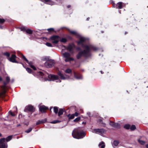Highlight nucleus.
<instances>
[{"label":"nucleus","mask_w":148,"mask_h":148,"mask_svg":"<svg viewBox=\"0 0 148 148\" xmlns=\"http://www.w3.org/2000/svg\"><path fill=\"white\" fill-rule=\"evenodd\" d=\"M58 75L60 79L62 80L67 79L69 78V76L66 74H64L60 72L58 73Z\"/></svg>","instance_id":"nucleus-13"},{"label":"nucleus","mask_w":148,"mask_h":148,"mask_svg":"<svg viewBox=\"0 0 148 148\" xmlns=\"http://www.w3.org/2000/svg\"><path fill=\"white\" fill-rule=\"evenodd\" d=\"M19 125H18V126H19Z\"/></svg>","instance_id":"nucleus-57"},{"label":"nucleus","mask_w":148,"mask_h":148,"mask_svg":"<svg viewBox=\"0 0 148 148\" xmlns=\"http://www.w3.org/2000/svg\"><path fill=\"white\" fill-rule=\"evenodd\" d=\"M83 123H85L83 122Z\"/></svg>","instance_id":"nucleus-56"},{"label":"nucleus","mask_w":148,"mask_h":148,"mask_svg":"<svg viewBox=\"0 0 148 148\" xmlns=\"http://www.w3.org/2000/svg\"><path fill=\"white\" fill-rule=\"evenodd\" d=\"M3 82V81L2 79V78L0 76V82Z\"/></svg>","instance_id":"nucleus-45"},{"label":"nucleus","mask_w":148,"mask_h":148,"mask_svg":"<svg viewBox=\"0 0 148 148\" xmlns=\"http://www.w3.org/2000/svg\"><path fill=\"white\" fill-rule=\"evenodd\" d=\"M32 128H29L28 129L25 131V132L27 133H29L32 130Z\"/></svg>","instance_id":"nucleus-34"},{"label":"nucleus","mask_w":148,"mask_h":148,"mask_svg":"<svg viewBox=\"0 0 148 148\" xmlns=\"http://www.w3.org/2000/svg\"><path fill=\"white\" fill-rule=\"evenodd\" d=\"M77 50H80V48H77Z\"/></svg>","instance_id":"nucleus-48"},{"label":"nucleus","mask_w":148,"mask_h":148,"mask_svg":"<svg viewBox=\"0 0 148 148\" xmlns=\"http://www.w3.org/2000/svg\"><path fill=\"white\" fill-rule=\"evenodd\" d=\"M138 142L141 145H144L145 144V142L143 140H141L139 139L138 140Z\"/></svg>","instance_id":"nucleus-36"},{"label":"nucleus","mask_w":148,"mask_h":148,"mask_svg":"<svg viewBox=\"0 0 148 148\" xmlns=\"http://www.w3.org/2000/svg\"><path fill=\"white\" fill-rule=\"evenodd\" d=\"M1 136V134L0 133V137Z\"/></svg>","instance_id":"nucleus-51"},{"label":"nucleus","mask_w":148,"mask_h":148,"mask_svg":"<svg viewBox=\"0 0 148 148\" xmlns=\"http://www.w3.org/2000/svg\"><path fill=\"white\" fill-rule=\"evenodd\" d=\"M12 136H8L6 138H5V142H7L10 141L12 138Z\"/></svg>","instance_id":"nucleus-24"},{"label":"nucleus","mask_w":148,"mask_h":148,"mask_svg":"<svg viewBox=\"0 0 148 148\" xmlns=\"http://www.w3.org/2000/svg\"><path fill=\"white\" fill-rule=\"evenodd\" d=\"M54 112L56 114L58 113V108L57 107H54Z\"/></svg>","instance_id":"nucleus-32"},{"label":"nucleus","mask_w":148,"mask_h":148,"mask_svg":"<svg viewBox=\"0 0 148 148\" xmlns=\"http://www.w3.org/2000/svg\"><path fill=\"white\" fill-rule=\"evenodd\" d=\"M34 108L32 106L29 105L26 106L24 110L25 112H27V111H29L31 112H33L34 110Z\"/></svg>","instance_id":"nucleus-15"},{"label":"nucleus","mask_w":148,"mask_h":148,"mask_svg":"<svg viewBox=\"0 0 148 148\" xmlns=\"http://www.w3.org/2000/svg\"><path fill=\"white\" fill-rule=\"evenodd\" d=\"M83 123H85L83 122Z\"/></svg>","instance_id":"nucleus-54"},{"label":"nucleus","mask_w":148,"mask_h":148,"mask_svg":"<svg viewBox=\"0 0 148 148\" xmlns=\"http://www.w3.org/2000/svg\"><path fill=\"white\" fill-rule=\"evenodd\" d=\"M72 135L73 138L78 139L83 138L85 136L86 134L82 131L80 127H78L74 130Z\"/></svg>","instance_id":"nucleus-2"},{"label":"nucleus","mask_w":148,"mask_h":148,"mask_svg":"<svg viewBox=\"0 0 148 148\" xmlns=\"http://www.w3.org/2000/svg\"><path fill=\"white\" fill-rule=\"evenodd\" d=\"M110 124L113 127L119 128L120 127V125L118 123H114L112 122H110Z\"/></svg>","instance_id":"nucleus-19"},{"label":"nucleus","mask_w":148,"mask_h":148,"mask_svg":"<svg viewBox=\"0 0 148 148\" xmlns=\"http://www.w3.org/2000/svg\"><path fill=\"white\" fill-rule=\"evenodd\" d=\"M83 123H85L83 122Z\"/></svg>","instance_id":"nucleus-55"},{"label":"nucleus","mask_w":148,"mask_h":148,"mask_svg":"<svg viewBox=\"0 0 148 148\" xmlns=\"http://www.w3.org/2000/svg\"><path fill=\"white\" fill-rule=\"evenodd\" d=\"M124 3H123L122 2H119L117 3L116 4H114L113 5V6L114 7L116 8H117L121 9Z\"/></svg>","instance_id":"nucleus-14"},{"label":"nucleus","mask_w":148,"mask_h":148,"mask_svg":"<svg viewBox=\"0 0 148 148\" xmlns=\"http://www.w3.org/2000/svg\"><path fill=\"white\" fill-rule=\"evenodd\" d=\"M85 43H83L82 45H81L84 49L83 51L79 52L77 56V58L78 59L80 58L82 56L85 57L89 56L90 55V52L93 50L95 51L97 50V48L91 45H84Z\"/></svg>","instance_id":"nucleus-1"},{"label":"nucleus","mask_w":148,"mask_h":148,"mask_svg":"<svg viewBox=\"0 0 148 148\" xmlns=\"http://www.w3.org/2000/svg\"><path fill=\"white\" fill-rule=\"evenodd\" d=\"M6 81L3 82V85L1 86V88L2 89V95H4L5 93V86L6 85L8 84L9 82L10 79L9 77H7L6 78Z\"/></svg>","instance_id":"nucleus-8"},{"label":"nucleus","mask_w":148,"mask_h":148,"mask_svg":"<svg viewBox=\"0 0 148 148\" xmlns=\"http://www.w3.org/2000/svg\"><path fill=\"white\" fill-rule=\"evenodd\" d=\"M22 56V57L23 59H24L30 65V66L34 70H36V69L35 66L34 65H32V63L31 62H29L28 60L22 54H21Z\"/></svg>","instance_id":"nucleus-17"},{"label":"nucleus","mask_w":148,"mask_h":148,"mask_svg":"<svg viewBox=\"0 0 148 148\" xmlns=\"http://www.w3.org/2000/svg\"><path fill=\"white\" fill-rule=\"evenodd\" d=\"M64 47L66 50L70 52V53L71 54L73 53L74 49L75 48V46L74 45H69L66 47L65 46H64Z\"/></svg>","instance_id":"nucleus-10"},{"label":"nucleus","mask_w":148,"mask_h":148,"mask_svg":"<svg viewBox=\"0 0 148 148\" xmlns=\"http://www.w3.org/2000/svg\"><path fill=\"white\" fill-rule=\"evenodd\" d=\"M119 143L118 141L116 140L114 141L112 143V145L115 148L118 145Z\"/></svg>","instance_id":"nucleus-22"},{"label":"nucleus","mask_w":148,"mask_h":148,"mask_svg":"<svg viewBox=\"0 0 148 148\" xmlns=\"http://www.w3.org/2000/svg\"><path fill=\"white\" fill-rule=\"evenodd\" d=\"M130 125L129 124H126L124 126V128L127 129H130Z\"/></svg>","instance_id":"nucleus-29"},{"label":"nucleus","mask_w":148,"mask_h":148,"mask_svg":"<svg viewBox=\"0 0 148 148\" xmlns=\"http://www.w3.org/2000/svg\"><path fill=\"white\" fill-rule=\"evenodd\" d=\"M62 55L66 62H70L74 60V58L71 57V54L68 52L62 53Z\"/></svg>","instance_id":"nucleus-4"},{"label":"nucleus","mask_w":148,"mask_h":148,"mask_svg":"<svg viewBox=\"0 0 148 148\" xmlns=\"http://www.w3.org/2000/svg\"><path fill=\"white\" fill-rule=\"evenodd\" d=\"M26 70L29 73H31L32 72V70L30 68H27L26 69Z\"/></svg>","instance_id":"nucleus-38"},{"label":"nucleus","mask_w":148,"mask_h":148,"mask_svg":"<svg viewBox=\"0 0 148 148\" xmlns=\"http://www.w3.org/2000/svg\"><path fill=\"white\" fill-rule=\"evenodd\" d=\"M61 121H60L58 120H56L50 122L51 123L55 124L61 122Z\"/></svg>","instance_id":"nucleus-30"},{"label":"nucleus","mask_w":148,"mask_h":148,"mask_svg":"<svg viewBox=\"0 0 148 148\" xmlns=\"http://www.w3.org/2000/svg\"><path fill=\"white\" fill-rule=\"evenodd\" d=\"M46 45L49 47H52V44L49 42H47L46 44Z\"/></svg>","instance_id":"nucleus-40"},{"label":"nucleus","mask_w":148,"mask_h":148,"mask_svg":"<svg viewBox=\"0 0 148 148\" xmlns=\"http://www.w3.org/2000/svg\"><path fill=\"white\" fill-rule=\"evenodd\" d=\"M5 21V20L3 19H1L0 18V23H3Z\"/></svg>","instance_id":"nucleus-43"},{"label":"nucleus","mask_w":148,"mask_h":148,"mask_svg":"<svg viewBox=\"0 0 148 148\" xmlns=\"http://www.w3.org/2000/svg\"><path fill=\"white\" fill-rule=\"evenodd\" d=\"M136 129V126L134 125H132L131 126H130V129L132 130H135Z\"/></svg>","instance_id":"nucleus-31"},{"label":"nucleus","mask_w":148,"mask_h":148,"mask_svg":"<svg viewBox=\"0 0 148 148\" xmlns=\"http://www.w3.org/2000/svg\"><path fill=\"white\" fill-rule=\"evenodd\" d=\"M8 145L5 142V138H2L0 139V148H7Z\"/></svg>","instance_id":"nucleus-9"},{"label":"nucleus","mask_w":148,"mask_h":148,"mask_svg":"<svg viewBox=\"0 0 148 148\" xmlns=\"http://www.w3.org/2000/svg\"><path fill=\"white\" fill-rule=\"evenodd\" d=\"M74 76L77 79H80L82 78V76L79 74H77L74 73Z\"/></svg>","instance_id":"nucleus-21"},{"label":"nucleus","mask_w":148,"mask_h":148,"mask_svg":"<svg viewBox=\"0 0 148 148\" xmlns=\"http://www.w3.org/2000/svg\"><path fill=\"white\" fill-rule=\"evenodd\" d=\"M80 119V117H78L77 118L73 120V121L74 122H77Z\"/></svg>","instance_id":"nucleus-37"},{"label":"nucleus","mask_w":148,"mask_h":148,"mask_svg":"<svg viewBox=\"0 0 148 148\" xmlns=\"http://www.w3.org/2000/svg\"><path fill=\"white\" fill-rule=\"evenodd\" d=\"M64 110L63 109H60L58 113V116H60V115L62 114L63 113Z\"/></svg>","instance_id":"nucleus-25"},{"label":"nucleus","mask_w":148,"mask_h":148,"mask_svg":"<svg viewBox=\"0 0 148 148\" xmlns=\"http://www.w3.org/2000/svg\"><path fill=\"white\" fill-rule=\"evenodd\" d=\"M101 74H103V73L102 71H101Z\"/></svg>","instance_id":"nucleus-52"},{"label":"nucleus","mask_w":148,"mask_h":148,"mask_svg":"<svg viewBox=\"0 0 148 148\" xmlns=\"http://www.w3.org/2000/svg\"><path fill=\"white\" fill-rule=\"evenodd\" d=\"M75 116H77L79 115V113L77 112H75V114H73Z\"/></svg>","instance_id":"nucleus-44"},{"label":"nucleus","mask_w":148,"mask_h":148,"mask_svg":"<svg viewBox=\"0 0 148 148\" xmlns=\"http://www.w3.org/2000/svg\"><path fill=\"white\" fill-rule=\"evenodd\" d=\"M44 1H45L47 4L51 5H52V2L50 0H43Z\"/></svg>","instance_id":"nucleus-26"},{"label":"nucleus","mask_w":148,"mask_h":148,"mask_svg":"<svg viewBox=\"0 0 148 148\" xmlns=\"http://www.w3.org/2000/svg\"><path fill=\"white\" fill-rule=\"evenodd\" d=\"M51 108H50V110H51Z\"/></svg>","instance_id":"nucleus-53"},{"label":"nucleus","mask_w":148,"mask_h":148,"mask_svg":"<svg viewBox=\"0 0 148 148\" xmlns=\"http://www.w3.org/2000/svg\"><path fill=\"white\" fill-rule=\"evenodd\" d=\"M99 146L100 148H104L105 147L104 143L103 142H102L99 145Z\"/></svg>","instance_id":"nucleus-23"},{"label":"nucleus","mask_w":148,"mask_h":148,"mask_svg":"<svg viewBox=\"0 0 148 148\" xmlns=\"http://www.w3.org/2000/svg\"><path fill=\"white\" fill-rule=\"evenodd\" d=\"M67 7L68 8H69L71 7V6L70 5H69L67 6Z\"/></svg>","instance_id":"nucleus-46"},{"label":"nucleus","mask_w":148,"mask_h":148,"mask_svg":"<svg viewBox=\"0 0 148 148\" xmlns=\"http://www.w3.org/2000/svg\"><path fill=\"white\" fill-rule=\"evenodd\" d=\"M38 74L41 76H42L44 75V74L41 72H39L38 73Z\"/></svg>","instance_id":"nucleus-39"},{"label":"nucleus","mask_w":148,"mask_h":148,"mask_svg":"<svg viewBox=\"0 0 148 148\" xmlns=\"http://www.w3.org/2000/svg\"><path fill=\"white\" fill-rule=\"evenodd\" d=\"M60 38L59 36H53L51 37L49 40L52 43L55 44H57L59 42Z\"/></svg>","instance_id":"nucleus-7"},{"label":"nucleus","mask_w":148,"mask_h":148,"mask_svg":"<svg viewBox=\"0 0 148 148\" xmlns=\"http://www.w3.org/2000/svg\"><path fill=\"white\" fill-rule=\"evenodd\" d=\"M9 114H11L12 116H14L16 115L14 113H12L11 111H9Z\"/></svg>","instance_id":"nucleus-41"},{"label":"nucleus","mask_w":148,"mask_h":148,"mask_svg":"<svg viewBox=\"0 0 148 148\" xmlns=\"http://www.w3.org/2000/svg\"><path fill=\"white\" fill-rule=\"evenodd\" d=\"M68 116L69 117V119H73L75 117V116L73 114H72L71 115L70 114L68 115Z\"/></svg>","instance_id":"nucleus-27"},{"label":"nucleus","mask_w":148,"mask_h":148,"mask_svg":"<svg viewBox=\"0 0 148 148\" xmlns=\"http://www.w3.org/2000/svg\"><path fill=\"white\" fill-rule=\"evenodd\" d=\"M20 29L21 31L24 32H26L27 33L31 34L32 33V31L28 29L27 27H22L19 28Z\"/></svg>","instance_id":"nucleus-12"},{"label":"nucleus","mask_w":148,"mask_h":148,"mask_svg":"<svg viewBox=\"0 0 148 148\" xmlns=\"http://www.w3.org/2000/svg\"><path fill=\"white\" fill-rule=\"evenodd\" d=\"M68 30L71 34L75 36L76 37L79 39V41L77 42L78 45L81 44L83 45V43H85L86 42L87 39L81 36L77 32L75 31L71 30L69 29Z\"/></svg>","instance_id":"nucleus-3"},{"label":"nucleus","mask_w":148,"mask_h":148,"mask_svg":"<svg viewBox=\"0 0 148 148\" xmlns=\"http://www.w3.org/2000/svg\"><path fill=\"white\" fill-rule=\"evenodd\" d=\"M3 54L5 56H6L8 58V59L9 58L10 54L9 53L7 52L4 53H3Z\"/></svg>","instance_id":"nucleus-33"},{"label":"nucleus","mask_w":148,"mask_h":148,"mask_svg":"<svg viewBox=\"0 0 148 148\" xmlns=\"http://www.w3.org/2000/svg\"><path fill=\"white\" fill-rule=\"evenodd\" d=\"M146 147L147 148H148V144L146 145Z\"/></svg>","instance_id":"nucleus-47"},{"label":"nucleus","mask_w":148,"mask_h":148,"mask_svg":"<svg viewBox=\"0 0 148 148\" xmlns=\"http://www.w3.org/2000/svg\"><path fill=\"white\" fill-rule=\"evenodd\" d=\"M89 18H87L86 20L87 21H88L89 20Z\"/></svg>","instance_id":"nucleus-49"},{"label":"nucleus","mask_w":148,"mask_h":148,"mask_svg":"<svg viewBox=\"0 0 148 148\" xmlns=\"http://www.w3.org/2000/svg\"><path fill=\"white\" fill-rule=\"evenodd\" d=\"M0 28L2 29V26H0Z\"/></svg>","instance_id":"nucleus-50"},{"label":"nucleus","mask_w":148,"mask_h":148,"mask_svg":"<svg viewBox=\"0 0 148 148\" xmlns=\"http://www.w3.org/2000/svg\"><path fill=\"white\" fill-rule=\"evenodd\" d=\"M92 132L93 133H99L100 134H103L106 133V130L103 129H94L92 130Z\"/></svg>","instance_id":"nucleus-11"},{"label":"nucleus","mask_w":148,"mask_h":148,"mask_svg":"<svg viewBox=\"0 0 148 148\" xmlns=\"http://www.w3.org/2000/svg\"><path fill=\"white\" fill-rule=\"evenodd\" d=\"M16 58V56L14 54L12 55L10 58H9L8 60L13 62L17 63V62L15 58Z\"/></svg>","instance_id":"nucleus-16"},{"label":"nucleus","mask_w":148,"mask_h":148,"mask_svg":"<svg viewBox=\"0 0 148 148\" xmlns=\"http://www.w3.org/2000/svg\"><path fill=\"white\" fill-rule=\"evenodd\" d=\"M60 41L62 42H65L67 41L66 39L65 38H62L60 40Z\"/></svg>","instance_id":"nucleus-35"},{"label":"nucleus","mask_w":148,"mask_h":148,"mask_svg":"<svg viewBox=\"0 0 148 148\" xmlns=\"http://www.w3.org/2000/svg\"><path fill=\"white\" fill-rule=\"evenodd\" d=\"M65 72L66 73H71L72 71L69 69H67L65 71Z\"/></svg>","instance_id":"nucleus-28"},{"label":"nucleus","mask_w":148,"mask_h":148,"mask_svg":"<svg viewBox=\"0 0 148 148\" xmlns=\"http://www.w3.org/2000/svg\"><path fill=\"white\" fill-rule=\"evenodd\" d=\"M49 79L44 78L43 81H46L47 80L49 81H54L56 80L57 82H61V81L59 79V77L57 75H49L48 76Z\"/></svg>","instance_id":"nucleus-6"},{"label":"nucleus","mask_w":148,"mask_h":148,"mask_svg":"<svg viewBox=\"0 0 148 148\" xmlns=\"http://www.w3.org/2000/svg\"><path fill=\"white\" fill-rule=\"evenodd\" d=\"M47 30L49 32H51L54 31V29L53 28L48 29Z\"/></svg>","instance_id":"nucleus-42"},{"label":"nucleus","mask_w":148,"mask_h":148,"mask_svg":"<svg viewBox=\"0 0 148 148\" xmlns=\"http://www.w3.org/2000/svg\"><path fill=\"white\" fill-rule=\"evenodd\" d=\"M147 87H148V86Z\"/></svg>","instance_id":"nucleus-58"},{"label":"nucleus","mask_w":148,"mask_h":148,"mask_svg":"<svg viewBox=\"0 0 148 148\" xmlns=\"http://www.w3.org/2000/svg\"><path fill=\"white\" fill-rule=\"evenodd\" d=\"M39 109L40 111L42 112H45V110L48 108L47 107H46L45 106H40L39 107Z\"/></svg>","instance_id":"nucleus-18"},{"label":"nucleus","mask_w":148,"mask_h":148,"mask_svg":"<svg viewBox=\"0 0 148 148\" xmlns=\"http://www.w3.org/2000/svg\"><path fill=\"white\" fill-rule=\"evenodd\" d=\"M46 119H44V120H42L38 121H37L36 122V125H38L39 124H42L43 123H45V122H46Z\"/></svg>","instance_id":"nucleus-20"},{"label":"nucleus","mask_w":148,"mask_h":148,"mask_svg":"<svg viewBox=\"0 0 148 148\" xmlns=\"http://www.w3.org/2000/svg\"><path fill=\"white\" fill-rule=\"evenodd\" d=\"M42 60L44 61H46L45 63V65L47 68H51L54 65V61L52 60H49L47 57L42 58Z\"/></svg>","instance_id":"nucleus-5"}]
</instances>
